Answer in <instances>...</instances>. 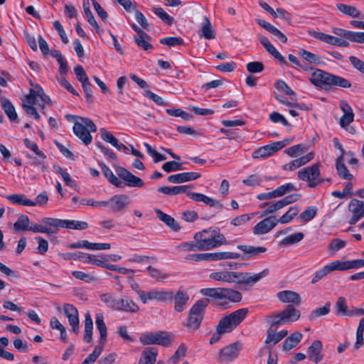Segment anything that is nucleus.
<instances>
[{
    "mask_svg": "<svg viewBox=\"0 0 364 364\" xmlns=\"http://www.w3.org/2000/svg\"><path fill=\"white\" fill-rule=\"evenodd\" d=\"M102 170L104 176L108 181L117 188H123L125 186L141 188L144 185L142 179L134 176L125 168L118 167L116 169L118 177L114 176L112 170L105 164H102Z\"/></svg>",
    "mask_w": 364,
    "mask_h": 364,
    "instance_id": "nucleus-1",
    "label": "nucleus"
},
{
    "mask_svg": "<svg viewBox=\"0 0 364 364\" xmlns=\"http://www.w3.org/2000/svg\"><path fill=\"white\" fill-rule=\"evenodd\" d=\"M237 248L243 252L241 255L232 252H217L207 253V261H219L228 259H250L257 257L262 253L267 252L265 247H255L252 245H238Z\"/></svg>",
    "mask_w": 364,
    "mask_h": 364,
    "instance_id": "nucleus-2",
    "label": "nucleus"
},
{
    "mask_svg": "<svg viewBox=\"0 0 364 364\" xmlns=\"http://www.w3.org/2000/svg\"><path fill=\"white\" fill-rule=\"evenodd\" d=\"M309 80L314 85L325 90H329L332 87L342 88H350L351 87V83L348 80L320 69H316L311 73Z\"/></svg>",
    "mask_w": 364,
    "mask_h": 364,
    "instance_id": "nucleus-3",
    "label": "nucleus"
},
{
    "mask_svg": "<svg viewBox=\"0 0 364 364\" xmlns=\"http://www.w3.org/2000/svg\"><path fill=\"white\" fill-rule=\"evenodd\" d=\"M193 239L197 241L200 251L220 247L225 242V236L218 230L212 228L196 232Z\"/></svg>",
    "mask_w": 364,
    "mask_h": 364,
    "instance_id": "nucleus-4",
    "label": "nucleus"
},
{
    "mask_svg": "<svg viewBox=\"0 0 364 364\" xmlns=\"http://www.w3.org/2000/svg\"><path fill=\"white\" fill-rule=\"evenodd\" d=\"M268 269H264L257 274H251L246 272H230L229 273L228 283H235L241 290L250 289L262 278L269 274Z\"/></svg>",
    "mask_w": 364,
    "mask_h": 364,
    "instance_id": "nucleus-5",
    "label": "nucleus"
},
{
    "mask_svg": "<svg viewBox=\"0 0 364 364\" xmlns=\"http://www.w3.org/2000/svg\"><path fill=\"white\" fill-rule=\"evenodd\" d=\"M208 304V299H200L191 308L187 321L183 323L188 332H195L200 328Z\"/></svg>",
    "mask_w": 364,
    "mask_h": 364,
    "instance_id": "nucleus-6",
    "label": "nucleus"
},
{
    "mask_svg": "<svg viewBox=\"0 0 364 364\" xmlns=\"http://www.w3.org/2000/svg\"><path fill=\"white\" fill-rule=\"evenodd\" d=\"M30 88L28 94L24 95V110L26 113L36 120H39L41 117L34 105H38L41 95L43 94L42 87L29 80Z\"/></svg>",
    "mask_w": 364,
    "mask_h": 364,
    "instance_id": "nucleus-7",
    "label": "nucleus"
},
{
    "mask_svg": "<svg viewBox=\"0 0 364 364\" xmlns=\"http://www.w3.org/2000/svg\"><path fill=\"white\" fill-rule=\"evenodd\" d=\"M301 316L300 311L293 305L289 304L284 309L267 316L266 319L272 321L273 324H288L296 321Z\"/></svg>",
    "mask_w": 364,
    "mask_h": 364,
    "instance_id": "nucleus-8",
    "label": "nucleus"
},
{
    "mask_svg": "<svg viewBox=\"0 0 364 364\" xmlns=\"http://www.w3.org/2000/svg\"><path fill=\"white\" fill-rule=\"evenodd\" d=\"M79 118L81 122H75L74 123L73 127V132L85 145H88L92 140L90 132H95L97 131V127L90 118Z\"/></svg>",
    "mask_w": 364,
    "mask_h": 364,
    "instance_id": "nucleus-9",
    "label": "nucleus"
},
{
    "mask_svg": "<svg viewBox=\"0 0 364 364\" xmlns=\"http://www.w3.org/2000/svg\"><path fill=\"white\" fill-rule=\"evenodd\" d=\"M248 310L246 308L240 309L223 318L218 323L219 329L225 333H229L237 327L245 318Z\"/></svg>",
    "mask_w": 364,
    "mask_h": 364,
    "instance_id": "nucleus-10",
    "label": "nucleus"
},
{
    "mask_svg": "<svg viewBox=\"0 0 364 364\" xmlns=\"http://www.w3.org/2000/svg\"><path fill=\"white\" fill-rule=\"evenodd\" d=\"M320 166L319 163H316L303 168L298 171L297 176L300 180L307 182L309 188H316L323 182V179H320Z\"/></svg>",
    "mask_w": 364,
    "mask_h": 364,
    "instance_id": "nucleus-11",
    "label": "nucleus"
},
{
    "mask_svg": "<svg viewBox=\"0 0 364 364\" xmlns=\"http://www.w3.org/2000/svg\"><path fill=\"white\" fill-rule=\"evenodd\" d=\"M139 341L144 346L159 345L168 347L171 344V339L166 331L144 333L140 336Z\"/></svg>",
    "mask_w": 364,
    "mask_h": 364,
    "instance_id": "nucleus-12",
    "label": "nucleus"
},
{
    "mask_svg": "<svg viewBox=\"0 0 364 364\" xmlns=\"http://www.w3.org/2000/svg\"><path fill=\"white\" fill-rule=\"evenodd\" d=\"M136 292L143 304H146L148 301L156 300L161 302H168L173 301V291L171 290H156L152 289L148 292L139 289Z\"/></svg>",
    "mask_w": 364,
    "mask_h": 364,
    "instance_id": "nucleus-13",
    "label": "nucleus"
},
{
    "mask_svg": "<svg viewBox=\"0 0 364 364\" xmlns=\"http://www.w3.org/2000/svg\"><path fill=\"white\" fill-rule=\"evenodd\" d=\"M24 145L31 151H32L33 152V154L35 155L33 156L28 154L26 155L27 158L32 160L33 164L36 166H41L42 169L45 170L46 168V166L44 164V161L46 159V156L43 154L42 151H41L38 149L37 144L27 139H24Z\"/></svg>",
    "mask_w": 364,
    "mask_h": 364,
    "instance_id": "nucleus-14",
    "label": "nucleus"
},
{
    "mask_svg": "<svg viewBox=\"0 0 364 364\" xmlns=\"http://www.w3.org/2000/svg\"><path fill=\"white\" fill-rule=\"evenodd\" d=\"M107 207L112 213H119L129 204V197L124 194L114 195L107 200Z\"/></svg>",
    "mask_w": 364,
    "mask_h": 364,
    "instance_id": "nucleus-15",
    "label": "nucleus"
},
{
    "mask_svg": "<svg viewBox=\"0 0 364 364\" xmlns=\"http://www.w3.org/2000/svg\"><path fill=\"white\" fill-rule=\"evenodd\" d=\"M264 319L266 323L269 325V328L267 331V338L265 340L266 344H269L272 342L273 345H275L287 336V330H282L277 333V330L280 325L274 323L273 324L272 321L267 320L266 318Z\"/></svg>",
    "mask_w": 364,
    "mask_h": 364,
    "instance_id": "nucleus-16",
    "label": "nucleus"
},
{
    "mask_svg": "<svg viewBox=\"0 0 364 364\" xmlns=\"http://www.w3.org/2000/svg\"><path fill=\"white\" fill-rule=\"evenodd\" d=\"M114 311L137 313L139 311V306L131 298L124 295L117 299Z\"/></svg>",
    "mask_w": 364,
    "mask_h": 364,
    "instance_id": "nucleus-17",
    "label": "nucleus"
},
{
    "mask_svg": "<svg viewBox=\"0 0 364 364\" xmlns=\"http://www.w3.org/2000/svg\"><path fill=\"white\" fill-rule=\"evenodd\" d=\"M348 210L353 215L349 223L350 225H355L364 217V202L353 198L349 203Z\"/></svg>",
    "mask_w": 364,
    "mask_h": 364,
    "instance_id": "nucleus-18",
    "label": "nucleus"
},
{
    "mask_svg": "<svg viewBox=\"0 0 364 364\" xmlns=\"http://www.w3.org/2000/svg\"><path fill=\"white\" fill-rule=\"evenodd\" d=\"M278 223L274 216L267 217L259 222L253 228L255 235H264L270 232Z\"/></svg>",
    "mask_w": 364,
    "mask_h": 364,
    "instance_id": "nucleus-19",
    "label": "nucleus"
},
{
    "mask_svg": "<svg viewBox=\"0 0 364 364\" xmlns=\"http://www.w3.org/2000/svg\"><path fill=\"white\" fill-rule=\"evenodd\" d=\"M333 33L351 42L364 43V32H353L340 28H334Z\"/></svg>",
    "mask_w": 364,
    "mask_h": 364,
    "instance_id": "nucleus-20",
    "label": "nucleus"
},
{
    "mask_svg": "<svg viewBox=\"0 0 364 364\" xmlns=\"http://www.w3.org/2000/svg\"><path fill=\"white\" fill-rule=\"evenodd\" d=\"M240 350V345L238 342L223 348L219 353L218 359L220 361H230L237 358Z\"/></svg>",
    "mask_w": 364,
    "mask_h": 364,
    "instance_id": "nucleus-21",
    "label": "nucleus"
},
{
    "mask_svg": "<svg viewBox=\"0 0 364 364\" xmlns=\"http://www.w3.org/2000/svg\"><path fill=\"white\" fill-rule=\"evenodd\" d=\"M190 299L188 292L181 288L175 294L173 293V300L174 301V310L177 312H182L187 306Z\"/></svg>",
    "mask_w": 364,
    "mask_h": 364,
    "instance_id": "nucleus-22",
    "label": "nucleus"
},
{
    "mask_svg": "<svg viewBox=\"0 0 364 364\" xmlns=\"http://www.w3.org/2000/svg\"><path fill=\"white\" fill-rule=\"evenodd\" d=\"M64 311L68 318L73 331L75 333H77L79 332V318L77 309L71 304H65L64 306Z\"/></svg>",
    "mask_w": 364,
    "mask_h": 364,
    "instance_id": "nucleus-23",
    "label": "nucleus"
},
{
    "mask_svg": "<svg viewBox=\"0 0 364 364\" xmlns=\"http://www.w3.org/2000/svg\"><path fill=\"white\" fill-rule=\"evenodd\" d=\"M200 177V174L197 172H183L168 177V182L172 183H183L187 181H195Z\"/></svg>",
    "mask_w": 364,
    "mask_h": 364,
    "instance_id": "nucleus-24",
    "label": "nucleus"
},
{
    "mask_svg": "<svg viewBox=\"0 0 364 364\" xmlns=\"http://www.w3.org/2000/svg\"><path fill=\"white\" fill-rule=\"evenodd\" d=\"M279 144L272 143L258 148L252 152L254 159L267 158L272 156L274 153L279 151Z\"/></svg>",
    "mask_w": 364,
    "mask_h": 364,
    "instance_id": "nucleus-25",
    "label": "nucleus"
},
{
    "mask_svg": "<svg viewBox=\"0 0 364 364\" xmlns=\"http://www.w3.org/2000/svg\"><path fill=\"white\" fill-rule=\"evenodd\" d=\"M188 196L194 201L203 202L210 207H217L219 209H222L223 208V204L203 193H193L189 191Z\"/></svg>",
    "mask_w": 364,
    "mask_h": 364,
    "instance_id": "nucleus-26",
    "label": "nucleus"
},
{
    "mask_svg": "<svg viewBox=\"0 0 364 364\" xmlns=\"http://www.w3.org/2000/svg\"><path fill=\"white\" fill-rule=\"evenodd\" d=\"M41 226L43 229H47V232H42V233H47L48 235H53L57 233L58 228H62V220L51 218H45L41 220Z\"/></svg>",
    "mask_w": 364,
    "mask_h": 364,
    "instance_id": "nucleus-27",
    "label": "nucleus"
},
{
    "mask_svg": "<svg viewBox=\"0 0 364 364\" xmlns=\"http://www.w3.org/2000/svg\"><path fill=\"white\" fill-rule=\"evenodd\" d=\"M340 107L343 112V115L341 117L339 124L341 127H348L354 119V114L349 104L346 101H341Z\"/></svg>",
    "mask_w": 364,
    "mask_h": 364,
    "instance_id": "nucleus-28",
    "label": "nucleus"
},
{
    "mask_svg": "<svg viewBox=\"0 0 364 364\" xmlns=\"http://www.w3.org/2000/svg\"><path fill=\"white\" fill-rule=\"evenodd\" d=\"M110 247L109 243H92L87 240H81L70 245V247L73 249L85 248L92 250H109Z\"/></svg>",
    "mask_w": 364,
    "mask_h": 364,
    "instance_id": "nucleus-29",
    "label": "nucleus"
},
{
    "mask_svg": "<svg viewBox=\"0 0 364 364\" xmlns=\"http://www.w3.org/2000/svg\"><path fill=\"white\" fill-rule=\"evenodd\" d=\"M311 35L315 38L319 39L331 46H348V43L346 41H342L337 37L322 32L314 31Z\"/></svg>",
    "mask_w": 364,
    "mask_h": 364,
    "instance_id": "nucleus-30",
    "label": "nucleus"
},
{
    "mask_svg": "<svg viewBox=\"0 0 364 364\" xmlns=\"http://www.w3.org/2000/svg\"><path fill=\"white\" fill-rule=\"evenodd\" d=\"M322 343L319 340L314 341L308 348V357L314 363H318L323 359L321 355Z\"/></svg>",
    "mask_w": 364,
    "mask_h": 364,
    "instance_id": "nucleus-31",
    "label": "nucleus"
},
{
    "mask_svg": "<svg viewBox=\"0 0 364 364\" xmlns=\"http://www.w3.org/2000/svg\"><path fill=\"white\" fill-rule=\"evenodd\" d=\"M191 188L190 186H162L159 187L157 189V191L161 193H164L167 196H176L181 193H186L189 192V189Z\"/></svg>",
    "mask_w": 364,
    "mask_h": 364,
    "instance_id": "nucleus-32",
    "label": "nucleus"
},
{
    "mask_svg": "<svg viewBox=\"0 0 364 364\" xmlns=\"http://www.w3.org/2000/svg\"><path fill=\"white\" fill-rule=\"evenodd\" d=\"M277 298L283 303H293L299 304L301 303V297L299 294L295 291L284 290L277 294Z\"/></svg>",
    "mask_w": 364,
    "mask_h": 364,
    "instance_id": "nucleus-33",
    "label": "nucleus"
},
{
    "mask_svg": "<svg viewBox=\"0 0 364 364\" xmlns=\"http://www.w3.org/2000/svg\"><path fill=\"white\" fill-rule=\"evenodd\" d=\"M303 335L299 331H295L287 337L282 345L284 351H289L296 347L301 341Z\"/></svg>",
    "mask_w": 364,
    "mask_h": 364,
    "instance_id": "nucleus-34",
    "label": "nucleus"
},
{
    "mask_svg": "<svg viewBox=\"0 0 364 364\" xmlns=\"http://www.w3.org/2000/svg\"><path fill=\"white\" fill-rule=\"evenodd\" d=\"M200 37L205 39H213L215 37V32L212 27L211 23L207 16L203 17V22L199 31Z\"/></svg>",
    "mask_w": 364,
    "mask_h": 364,
    "instance_id": "nucleus-35",
    "label": "nucleus"
},
{
    "mask_svg": "<svg viewBox=\"0 0 364 364\" xmlns=\"http://www.w3.org/2000/svg\"><path fill=\"white\" fill-rule=\"evenodd\" d=\"M96 327L100 332V343L105 346L107 342V326L104 321V316L102 313H99L96 315Z\"/></svg>",
    "mask_w": 364,
    "mask_h": 364,
    "instance_id": "nucleus-36",
    "label": "nucleus"
},
{
    "mask_svg": "<svg viewBox=\"0 0 364 364\" xmlns=\"http://www.w3.org/2000/svg\"><path fill=\"white\" fill-rule=\"evenodd\" d=\"M158 350L155 348H147L142 352L139 364H154L156 360Z\"/></svg>",
    "mask_w": 364,
    "mask_h": 364,
    "instance_id": "nucleus-37",
    "label": "nucleus"
},
{
    "mask_svg": "<svg viewBox=\"0 0 364 364\" xmlns=\"http://www.w3.org/2000/svg\"><path fill=\"white\" fill-rule=\"evenodd\" d=\"M132 28L136 33L134 36V41L137 46H151V38L148 34L135 24L132 26Z\"/></svg>",
    "mask_w": 364,
    "mask_h": 364,
    "instance_id": "nucleus-38",
    "label": "nucleus"
},
{
    "mask_svg": "<svg viewBox=\"0 0 364 364\" xmlns=\"http://www.w3.org/2000/svg\"><path fill=\"white\" fill-rule=\"evenodd\" d=\"M336 167L338 176L345 180L350 181L353 178V176L349 173L348 169L344 164V158L342 156H339L336 161Z\"/></svg>",
    "mask_w": 364,
    "mask_h": 364,
    "instance_id": "nucleus-39",
    "label": "nucleus"
},
{
    "mask_svg": "<svg viewBox=\"0 0 364 364\" xmlns=\"http://www.w3.org/2000/svg\"><path fill=\"white\" fill-rule=\"evenodd\" d=\"M155 213H156L158 218L161 221L164 222L166 225L170 227L171 229H173L175 231L179 230L180 226L176 222L175 219L173 217L164 213L163 211H161L159 209H156Z\"/></svg>",
    "mask_w": 364,
    "mask_h": 364,
    "instance_id": "nucleus-40",
    "label": "nucleus"
},
{
    "mask_svg": "<svg viewBox=\"0 0 364 364\" xmlns=\"http://www.w3.org/2000/svg\"><path fill=\"white\" fill-rule=\"evenodd\" d=\"M0 102L1 104L2 109L9 119L12 122L16 121L18 117L15 108L11 102L5 97H1Z\"/></svg>",
    "mask_w": 364,
    "mask_h": 364,
    "instance_id": "nucleus-41",
    "label": "nucleus"
},
{
    "mask_svg": "<svg viewBox=\"0 0 364 364\" xmlns=\"http://www.w3.org/2000/svg\"><path fill=\"white\" fill-rule=\"evenodd\" d=\"M331 304L330 301L326 302L325 305L313 310L309 315L310 321H316L318 317L323 316L330 313Z\"/></svg>",
    "mask_w": 364,
    "mask_h": 364,
    "instance_id": "nucleus-42",
    "label": "nucleus"
},
{
    "mask_svg": "<svg viewBox=\"0 0 364 364\" xmlns=\"http://www.w3.org/2000/svg\"><path fill=\"white\" fill-rule=\"evenodd\" d=\"M336 314L338 316H352L351 309H348V306L346 304V299L340 296L336 303L335 305Z\"/></svg>",
    "mask_w": 364,
    "mask_h": 364,
    "instance_id": "nucleus-43",
    "label": "nucleus"
},
{
    "mask_svg": "<svg viewBox=\"0 0 364 364\" xmlns=\"http://www.w3.org/2000/svg\"><path fill=\"white\" fill-rule=\"evenodd\" d=\"M62 228L71 230H86L88 228V223L85 221L75 220H62Z\"/></svg>",
    "mask_w": 364,
    "mask_h": 364,
    "instance_id": "nucleus-44",
    "label": "nucleus"
},
{
    "mask_svg": "<svg viewBox=\"0 0 364 364\" xmlns=\"http://www.w3.org/2000/svg\"><path fill=\"white\" fill-rule=\"evenodd\" d=\"M259 207L264 209L262 213V215L274 213L284 208L280 200L277 201L263 203L259 205Z\"/></svg>",
    "mask_w": 364,
    "mask_h": 364,
    "instance_id": "nucleus-45",
    "label": "nucleus"
},
{
    "mask_svg": "<svg viewBox=\"0 0 364 364\" xmlns=\"http://www.w3.org/2000/svg\"><path fill=\"white\" fill-rule=\"evenodd\" d=\"M223 298H226L229 302L237 303L241 301L242 299V294L237 290L223 288Z\"/></svg>",
    "mask_w": 364,
    "mask_h": 364,
    "instance_id": "nucleus-46",
    "label": "nucleus"
},
{
    "mask_svg": "<svg viewBox=\"0 0 364 364\" xmlns=\"http://www.w3.org/2000/svg\"><path fill=\"white\" fill-rule=\"evenodd\" d=\"M92 328L93 322L90 313L85 314V329H84V341L90 343L92 340Z\"/></svg>",
    "mask_w": 364,
    "mask_h": 364,
    "instance_id": "nucleus-47",
    "label": "nucleus"
},
{
    "mask_svg": "<svg viewBox=\"0 0 364 364\" xmlns=\"http://www.w3.org/2000/svg\"><path fill=\"white\" fill-rule=\"evenodd\" d=\"M338 9L346 15H348L353 18H358L360 16V12L354 6L339 4H337Z\"/></svg>",
    "mask_w": 364,
    "mask_h": 364,
    "instance_id": "nucleus-48",
    "label": "nucleus"
},
{
    "mask_svg": "<svg viewBox=\"0 0 364 364\" xmlns=\"http://www.w3.org/2000/svg\"><path fill=\"white\" fill-rule=\"evenodd\" d=\"M299 212L297 206L289 208V209L282 215L277 220L278 223L285 224L290 222Z\"/></svg>",
    "mask_w": 364,
    "mask_h": 364,
    "instance_id": "nucleus-49",
    "label": "nucleus"
},
{
    "mask_svg": "<svg viewBox=\"0 0 364 364\" xmlns=\"http://www.w3.org/2000/svg\"><path fill=\"white\" fill-rule=\"evenodd\" d=\"M223 288H205L200 290V293L208 297L213 298L215 300L223 299Z\"/></svg>",
    "mask_w": 364,
    "mask_h": 364,
    "instance_id": "nucleus-50",
    "label": "nucleus"
},
{
    "mask_svg": "<svg viewBox=\"0 0 364 364\" xmlns=\"http://www.w3.org/2000/svg\"><path fill=\"white\" fill-rule=\"evenodd\" d=\"M304 237L302 232H296L284 237L280 245L284 246L291 245L301 241Z\"/></svg>",
    "mask_w": 364,
    "mask_h": 364,
    "instance_id": "nucleus-51",
    "label": "nucleus"
},
{
    "mask_svg": "<svg viewBox=\"0 0 364 364\" xmlns=\"http://www.w3.org/2000/svg\"><path fill=\"white\" fill-rule=\"evenodd\" d=\"M176 249L178 251H200V247L195 240L193 241L181 242L176 247Z\"/></svg>",
    "mask_w": 364,
    "mask_h": 364,
    "instance_id": "nucleus-52",
    "label": "nucleus"
},
{
    "mask_svg": "<svg viewBox=\"0 0 364 364\" xmlns=\"http://www.w3.org/2000/svg\"><path fill=\"white\" fill-rule=\"evenodd\" d=\"M316 215V208L313 206L308 207L298 217V220L301 223L309 222L312 220Z\"/></svg>",
    "mask_w": 364,
    "mask_h": 364,
    "instance_id": "nucleus-53",
    "label": "nucleus"
},
{
    "mask_svg": "<svg viewBox=\"0 0 364 364\" xmlns=\"http://www.w3.org/2000/svg\"><path fill=\"white\" fill-rule=\"evenodd\" d=\"M153 12L166 24L171 26L173 23L174 19L161 7L154 8Z\"/></svg>",
    "mask_w": 364,
    "mask_h": 364,
    "instance_id": "nucleus-54",
    "label": "nucleus"
},
{
    "mask_svg": "<svg viewBox=\"0 0 364 364\" xmlns=\"http://www.w3.org/2000/svg\"><path fill=\"white\" fill-rule=\"evenodd\" d=\"M30 230L33 232H47V229H43L41 225H38L35 223L30 222L27 216L24 215V231Z\"/></svg>",
    "mask_w": 364,
    "mask_h": 364,
    "instance_id": "nucleus-55",
    "label": "nucleus"
},
{
    "mask_svg": "<svg viewBox=\"0 0 364 364\" xmlns=\"http://www.w3.org/2000/svg\"><path fill=\"white\" fill-rule=\"evenodd\" d=\"M229 273L230 271L214 272L210 274L209 277L214 281L229 282Z\"/></svg>",
    "mask_w": 364,
    "mask_h": 364,
    "instance_id": "nucleus-56",
    "label": "nucleus"
},
{
    "mask_svg": "<svg viewBox=\"0 0 364 364\" xmlns=\"http://www.w3.org/2000/svg\"><path fill=\"white\" fill-rule=\"evenodd\" d=\"M275 190L279 198L284 196L285 194L289 192L297 191L298 188L293 183H287L279 186Z\"/></svg>",
    "mask_w": 364,
    "mask_h": 364,
    "instance_id": "nucleus-57",
    "label": "nucleus"
},
{
    "mask_svg": "<svg viewBox=\"0 0 364 364\" xmlns=\"http://www.w3.org/2000/svg\"><path fill=\"white\" fill-rule=\"evenodd\" d=\"M159 43L166 46H182L184 44L182 38L172 36L161 38Z\"/></svg>",
    "mask_w": 364,
    "mask_h": 364,
    "instance_id": "nucleus-58",
    "label": "nucleus"
},
{
    "mask_svg": "<svg viewBox=\"0 0 364 364\" xmlns=\"http://www.w3.org/2000/svg\"><path fill=\"white\" fill-rule=\"evenodd\" d=\"M100 297V300L105 303L108 308L113 311L114 310L117 299H116L112 294L108 293L102 294Z\"/></svg>",
    "mask_w": 364,
    "mask_h": 364,
    "instance_id": "nucleus-59",
    "label": "nucleus"
},
{
    "mask_svg": "<svg viewBox=\"0 0 364 364\" xmlns=\"http://www.w3.org/2000/svg\"><path fill=\"white\" fill-rule=\"evenodd\" d=\"M331 272L330 267L328 265L324 266L322 269L316 271L314 274L313 275V277L311 279V284H316L319 280L323 279L324 277H326L328 274H329Z\"/></svg>",
    "mask_w": 364,
    "mask_h": 364,
    "instance_id": "nucleus-60",
    "label": "nucleus"
},
{
    "mask_svg": "<svg viewBox=\"0 0 364 364\" xmlns=\"http://www.w3.org/2000/svg\"><path fill=\"white\" fill-rule=\"evenodd\" d=\"M166 113L171 116L176 117H181L182 119L185 120H190L192 118V116L182 110L181 109H167L166 110Z\"/></svg>",
    "mask_w": 364,
    "mask_h": 364,
    "instance_id": "nucleus-61",
    "label": "nucleus"
},
{
    "mask_svg": "<svg viewBox=\"0 0 364 364\" xmlns=\"http://www.w3.org/2000/svg\"><path fill=\"white\" fill-rule=\"evenodd\" d=\"M328 265V267H330L331 272H333L334 270L343 271L350 269V261L341 262L339 260H336Z\"/></svg>",
    "mask_w": 364,
    "mask_h": 364,
    "instance_id": "nucleus-62",
    "label": "nucleus"
},
{
    "mask_svg": "<svg viewBox=\"0 0 364 364\" xmlns=\"http://www.w3.org/2000/svg\"><path fill=\"white\" fill-rule=\"evenodd\" d=\"M162 168L166 173L181 171L183 169L182 164L174 161L166 162L163 164Z\"/></svg>",
    "mask_w": 364,
    "mask_h": 364,
    "instance_id": "nucleus-63",
    "label": "nucleus"
},
{
    "mask_svg": "<svg viewBox=\"0 0 364 364\" xmlns=\"http://www.w3.org/2000/svg\"><path fill=\"white\" fill-rule=\"evenodd\" d=\"M306 151V147H305L303 144H297L289 147L284 151V152L291 157H295L298 154L304 153Z\"/></svg>",
    "mask_w": 364,
    "mask_h": 364,
    "instance_id": "nucleus-64",
    "label": "nucleus"
}]
</instances>
